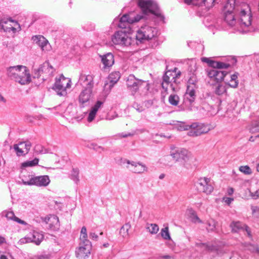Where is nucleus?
Returning a JSON list of instances; mask_svg holds the SVG:
<instances>
[{"label":"nucleus","instance_id":"obj_1","mask_svg":"<svg viewBox=\"0 0 259 259\" xmlns=\"http://www.w3.org/2000/svg\"><path fill=\"white\" fill-rule=\"evenodd\" d=\"M9 77L21 84H28L31 81V76L27 67L23 65L11 66L7 69Z\"/></svg>","mask_w":259,"mask_h":259},{"label":"nucleus","instance_id":"obj_2","mask_svg":"<svg viewBox=\"0 0 259 259\" xmlns=\"http://www.w3.org/2000/svg\"><path fill=\"white\" fill-rule=\"evenodd\" d=\"M170 155L176 161L185 168H189L195 165L196 159L186 149L179 148L175 149L171 152Z\"/></svg>","mask_w":259,"mask_h":259},{"label":"nucleus","instance_id":"obj_3","mask_svg":"<svg viewBox=\"0 0 259 259\" xmlns=\"http://www.w3.org/2000/svg\"><path fill=\"white\" fill-rule=\"evenodd\" d=\"M235 12L242 27H248L251 25L252 16L250 8L247 4L236 1Z\"/></svg>","mask_w":259,"mask_h":259},{"label":"nucleus","instance_id":"obj_4","mask_svg":"<svg viewBox=\"0 0 259 259\" xmlns=\"http://www.w3.org/2000/svg\"><path fill=\"white\" fill-rule=\"evenodd\" d=\"M181 75V71L178 68L167 71L163 76L162 87L167 91L169 88L172 91H175L177 85L179 83L178 79Z\"/></svg>","mask_w":259,"mask_h":259},{"label":"nucleus","instance_id":"obj_5","mask_svg":"<svg viewBox=\"0 0 259 259\" xmlns=\"http://www.w3.org/2000/svg\"><path fill=\"white\" fill-rule=\"evenodd\" d=\"M94 77L92 75L85 76L83 83L88 87L79 95V101L82 106H87L93 98L92 89L94 85Z\"/></svg>","mask_w":259,"mask_h":259},{"label":"nucleus","instance_id":"obj_6","mask_svg":"<svg viewBox=\"0 0 259 259\" xmlns=\"http://www.w3.org/2000/svg\"><path fill=\"white\" fill-rule=\"evenodd\" d=\"M111 41L114 45L129 46L132 44L130 33L122 30L116 31L112 35Z\"/></svg>","mask_w":259,"mask_h":259},{"label":"nucleus","instance_id":"obj_7","mask_svg":"<svg viewBox=\"0 0 259 259\" xmlns=\"http://www.w3.org/2000/svg\"><path fill=\"white\" fill-rule=\"evenodd\" d=\"M71 80L70 78L60 75L56 78L53 89L57 94L60 96H65L67 95V90L71 88Z\"/></svg>","mask_w":259,"mask_h":259},{"label":"nucleus","instance_id":"obj_8","mask_svg":"<svg viewBox=\"0 0 259 259\" xmlns=\"http://www.w3.org/2000/svg\"><path fill=\"white\" fill-rule=\"evenodd\" d=\"M138 5L144 14L151 13L158 17H163L158 11L157 4L151 0H139Z\"/></svg>","mask_w":259,"mask_h":259},{"label":"nucleus","instance_id":"obj_9","mask_svg":"<svg viewBox=\"0 0 259 259\" xmlns=\"http://www.w3.org/2000/svg\"><path fill=\"white\" fill-rule=\"evenodd\" d=\"M236 0H228L225 6V20L230 26L236 23V19L233 11H235Z\"/></svg>","mask_w":259,"mask_h":259},{"label":"nucleus","instance_id":"obj_10","mask_svg":"<svg viewBox=\"0 0 259 259\" xmlns=\"http://www.w3.org/2000/svg\"><path fill=\"white\" fill-rule=\"evenodd\" d=\"M126 85L132 92H136L142 86L149 90V83L147 81L136 78L134 75H130L126 80Z\"/></svg>","mask_w":259,"mask_h":259},{"label":"nucleus","instance_id":"obj_11","mask_svg":"<svg viewBox=\"0 0 259 259\" xmlns=\"http://www.w3.org/2000/svg\"><path fill=\"white\" fill-rule=\"evenodd\" d=\"M196 187L199 192L209 195L213 190V187L210 183V180L206 177L200 178L196 184Z\"/></svg>","mask_w":259,"mask_h":259},{"label":"nucleus","instance_id":"obj_12","mask_svg":"<svg viewBox=\"0 0 259 259\" xmlns=\"http://www.w3.org/2000/svg\"><path fill=\"white\" fill-rule=\"evenodd\" d=\"M22 183L25 185H35L39 187H46L50 183V180L48 176H40L31 177L29 181L22 180Z\"/></svg>","mask_w":259,"mask_h":259},{"label":"nucleus","instance_id":"obj_13","mask_svg":"<svg viewBox=\"0 0 259 259\" xmlns=\"http://www.w3.org/2000/svg\"><path fill=\"white\" fill-rule=\"evenodd\" d=\"M156 34L155 28L145 26L139 29L136 34V38L140 41L152 38Z\"/></svg>","mask_w":259,"mask_h":259},{"label":"nucleus","instance_id":"obj_14","mask_svg":"<svg viewBox=\"0 0 259 259\" xmlns=\"http://www.w3.org/2000/svg\"><path fill=\"white\" fill-rule=\"evenodd\" d=\"M191 130L188 132V135L191 137L199 136L208 133L210 130L208 126L203 124L193 123L191 124Z\"/></svg>","mask_w":259,"mask_h":259},{"label":"nucleus","instance_id":"obj_15","mask_svg":"<svg viewBox=\"0 0 259 259\" xmlns=\"http://www.w3.org/2000/svg\"><path fill=\"white\" fill-rule=\"evenodd\" d=\"M206 72L210 80L215 82L216 83L221 82L227 74L226 72L221 71L215 68L207 69Z\"/></svg>","mask_w":259,"mask_h":259},{"label":"nucleus","instance_id":"obj_16","mask_svg":"<svg viewBox=\"0 0 259 259\" xmlns=\"http://www.w3.org/2000/svg\"><path fill=\"white\" fill-rule=\"evenodd\" d=\"M54 71V69L49 62L44 63L38 69V74L37 77H42V79L45 80L48 77L52 76Z\"/></svg>","mask_w":259,"mask_h":259},{"label":"nucleus","instance_id":"obj_17","mask_svg":"<svg viewBox=\"0 0 259 259\" xmlns=\"http://www.w3.org/2000/svg\"><path fill=\"white\" fill-rule=\"evenodd\" d=\"M142 17L137 15V17H132L127 14L123 15L120 19L118 26L121 28H125L129 24L139 21Z\"/></svg>","mask_w":259,"mask_h":259},{"label":"nucleus","instance_id":"obj_18","mask_svg":"<svg viewBox=\"0 0 259 259\" xmlns=\"http://www.w3.org/2000/svg\"><path fill=\"white\" fill-rule=\"evenodd\" d=\"M44 238L43 235L37 232L33 231L28 234L24 238L21 239L23 243L33 242L36 245H39Z\"/></svg>","mask_w":259,"mask_h":259},{"label":"nucleus","instance_id":"obj_19","mask_svg":"<svg viewBox=\"0 0 259 259\" xmlns=\"http://www.w3.org/2000/svg\"><path fill=\"white\" fill-rule=\"evenodd\" d=\"M91 249V244L79 243L75 251L76 256L79 259H85L90 254Z\"/></svg>","mask_w":259,"mask_h":259},{"label":"nucleus","instance_id":"obj_20","mask_svg":"<svg viewBox=\"0 0 259 259\" xmlns=\"http://www.w3.org/2000/svg\"><path fill=\"white\" fill-rule=\"evenodd\" d=\"M41 221L48 224L50 229L56 230L60 226L58 217L55 215H49L45 217L41 218Z\"/></svg>","mask_w":259,"mask_h":259},{"label":"nucleus","instance_id":"obj_21","mask_svg":"<svg viewBox=\"0 0 259 259\" xmlns=\"http://www.w3.org/2000/svg\"><path fill=\"white\" fill-rule=\"evenodd\" d=\"M31 147L29 142H21L18 144H15L13 146L16 154L18 156H21L27 154Z\"/></svg>","mask_w":259,"mask_h":259},{"label":"nucleus","instance_id":"obj_22","mask_svg":"<svg viewBox=\"0 0 259 259\" xmlns=\"http://www.w3.org/2000/svg\"><path fill=\"white\" fill-rule=\"evenodd\" d=\"M127 167L135 173H143L147 171L146 166L142 163L126 160Z\"/></svg>","mask_w":259,"mask_h":259},{"label":"nucleus","instance_id":"obj_23","mask_svg":"<svg viewBox=\"0 0 259 259\" xmlns=\"http://www.w3.org/2000/svg\"><path fill=\"white\" fill-rule=\"evenodd\" d=\"M34 41H35L44 51H48L51 49V46L49 41L41 35L34 36L32 37Z\"/></svg>","mask_w":259,"mask_h":259},{"label":"nucleus","instance_id":"obj_24","mask_svg":"<svg viewBox=\"0 0 259 259\" xmlns=\"http://www.w3.org/2000/svg\"><path fill=\"white\" fill-rule=\"evenodd\" d=\"M215 2L216 0H193V1H191V4L204 7L205 9L209 10L214 6Z\"/></svg>","mask_w":259,"mask_h":259},{"label":"nucleus","instance_id":"obj_25","mask_svg":"<svg viewBox=\"0 0 259 259\" xmlns=\"http://www.w3.org/2000/svg\"><path fill=\"white\" fill-rule=\"evenodd\" d=\"M104 68L106 69L111 67L114 63V56L111 53L100 56Z\"/></svg>","mask_w":259,"mask_h":259},{"label":"nucleus","instance_id":"obj_26","mask_svg":"<svg viewBox=\"0 0 259 259\" xmlns=\"http://www.w3.org/2000/svg\"><path fill=\"white\" fill-rule=\"evenodd\" d=\"M196 84L195 80L192 79H190L188 82L187 95H188L190 98L189 100L190 102H193L194 100L195 97V89Z\"/></svg>","mask_w":259,"mask_h":259},{"label":"nucleus","instance_id":"obj_27","mask_svg":"<svg viewBox=\"0 0 259 259\" xmlns=\"http://www.w3.org/2000/svg\"><path fill=\"white\" fill-rule=\"evenodd\" d=\"M201 60L202 62L207 63L210 66L213 68H227L230 66L229 64L221 62L214 61L207 58H201Z\"/></svg>","mask_w":259,"mask_h":259},{"label":"nucleus","instance_id":"obj_28","mask_svg":"<svg viewBox=\"0 0 259 259\" xmlns=\"http://www.w3.org/2000/svg\"><path fill=\"white\" fill-rule=\"evenodd\" d=\"M120 75L119 72H114L110 74L108 77L109 83H106L104 85V89L105 90L109 87V90L116 83L120 78Z\"/></svg>","mask_w":259,"mask_h":259},{"label":"nucleus","instance_id":"obj_29","mask_svg":"<svg viewBox=\"0 0 259 259\" xmlns=\"http://www.w3.org/2000/svg\"><path fill=\"white\" fill-rule=\"evenodd\" d=\"M232 231L234 232H238L240 230L245 229L249 236L250 235V231L248 230V227L245 225L241 223L240 222H233L230 225Z\"/></svg>","mask_w":259,"mask_h":259},{"label":"nucleus","instance_id":"obj_30","mask_svg":"<svg viewBox=\"0 0 259 259\" xmlns=\"http://www.w3.org/2000/svg\"><path fill=\"white\" fill-rule=\"evenodd\" d=\"M5 213V216L8 219L13 220L14 221H15L17 222L19 224L23 225H26L27 223L25 221L21 220L19 218L16 217L14 212L12 211H6Z\"/></svg>","mask_w":259,"mask_h":259},{"label":"nucleus","instance_id":"obj_31","mask_svg":"<svg viewBox=\"0 0 259 259\" xmlns=\"http://www.w3.org/2000/svg\"><path fill=\"white\" fill-rule=\"evenodd\" d=\"M79 240V243L91 244L90 241L88 239L87 231L85 227H82L81 229Z\"/></svg>","mask_w":259,"mask_h":259},{"label":"nucleus","instance_id":"obj_32","mask_svg":"<svg viewBox=\"0 0 259 259\" xmlns=\"http://www.w3.org/2000/svg\"><path fill=\"white\" fill-rule=\"evenodd\" d=\"M39 162V159L35 158L32 160L26 161L21 163V168H25L27 167H33L37 165Z\"/></svg>","mask_w":259,"mask_h":259},{"label":"nucleus","instance_id":"obj_33","mask_svg":"<svg viewBox=\"0 0 259 259\" xmlns=\"http://www.w3.org/2000/svg\"><path fill=\"white\" fill-rule=\"evenodd\" d=\"M17 27L12 26L10 23V20L8 21V24H4L3 30L5 31H10L12 30L14 32L20 30V26L19 24H16Z\"/></svg>","mask_w":259,"mask_h":259},{"label":"nucleus","instance_id":"obj_34","mask_svg":"<svg viewBox=\"0 0 259 259\" xmlns=\"http://www.w3.org/2000/svg\"><path fill=\"white\" fill-rule=\"evenodd\" d=\"M217 84L214 88V92L218 95H222L226 92V86L220 83H217Z\"/></svg>","mask_w":259,"mask_h":259},{"label":"nucleus","instance_id":"obj_35","mask_svg":"<svg viewBox=\"0 0 259 259\" xmlns=\"http://www.w3.org/2000/svg\"><path fill=\"white\" fill-rule=\"evenodd\" d=\"M175 126L178 130L180 131H190L191 130V125L186 124V123L184 122H178L176 124Z\"/></svg>","mask_w":259,"mask_h":259},{"label":"nucleus","instance_id":"obj_36","mask_svg":"<svg viewBox=\"0 0 259 259\" xmlns=\"http://www.w3.org/2000/svg\"><path fill=\"white\" fill-rule=\"evenodd\" d=\"M131 228V225L128 223L125 224L123 225L120 231V234L123 237H126L128 235V231Z\"/></svg>","mask_w":259,"mask_h":259},{"label":"nucleus","instance_id":"obj_37","mask_svg":"<svg viewBox=\"0 0 259 259\" xmlns=\"http://www.w3.org/2000/svg\"><path fill=\"white\" fill-rule=\"evenodd\" d=\"M179 97L178 95L173 94L170 95L168 97V101L169 103L174 106H177L179 103Z\"/></svg>","mask_w":259,"mask_h":259},{"label":"nucleus","instance_id":"obj_38","mask_svg":"<svg viewBox=\"0 0 259 259\" xmlns=\"http://www.w3.org/2000/svg\"><path fill=\"white\" fill-rule=\"evenodd\" d=\"M146 228L151 234H155L159 231V227L155 224H151Z\"/></svg>","mask_w":259,"mask_h":259},{"label":"nucleus","instance_id":"obj_39","mask_svg":"<svg viewBox=\"0 0 259 259\" xmlns=\"http://www.w3.org/2000/svg\"><path fill=\"white\" fill-rule=\"evenodd\" d=\"M237 74H233L231 76V79L229 82V85L232 88H236L238 86V82L237 80Z\"/></svg>","mask_w":259,"mask_h":259},{"label":"nucleus","instance_id":"obj_40","mask_svg":"<svg viewBox=\"0 0 259 259\" xmlns=\"http://www.w3.org/2000/svg\"><path fill=\"white\" fill-rule=\"evenodd\" d=\"M160 234L163 239L165 240H169L170 239L168 227H165L162 229Z\"/></svg>","mask_w":259,"mask_h":259},{"label":"nucleus","instance_id":"obj_41","mask_svg":"<svg viewBox=\"0 0 259 259\" xmlns=\"http://www.w3.org/2000/svg\"><path fill=\"white\" fill-rule=\"evenodd\" d=\"M207 229L209 231H213L215 229L217 222L213 220H209L207 222Z\"/></svg>","mask_w":259,"mask_h":259},{"label":"nucleus","instance_id":"obj_42","mask_svg":"<svg viewBox=\"0 0 259 259\" xmlns=\"http://www.w3.org/2000/svg\"><path fill=\"white\" fill-rule=\"evenodd\" d=\"M239 170L245 175H250L252 173L251 168L248 165L240 166Z\"/></svg>","mask_w":259,"mask_h":259},{"label":"nucleus","instance_id":"obj_43","mask_svg":"<svg viewBox=\"0 0 259 259\" xmlns=\"http://www.w3.org/2000/svg\"><path fill=\"white\" fill-rule=\"evenodd\" d=\"M78 174H79L78 169H73V170L71 172V179L75 182H77L79 181Z\"/></svg>","mask_w":259,"mask_h":259},{"label":"nucleus","instance_id":"obj_44","mask_svg":"<svg viewBox=\"0 0 259 259\" xmlns=\"http://www.w3.org/2000/svg\"><path fill=\"white\" fill-rule=\"evenodd\" d=\"M250 131L252 132H259V122L255 121L252 123Z\"/></svg>","mask_w":259,"mask_h":259},{"label":"nucleus","instance_id":"obj_45","mask_svg":"<svg viewBox=\"0 0 259 259\" xmlns=\"http://www.w3.org/2000/svg\"><path fill=\"white\" fill-rule=\"evenodd\" d=\"M103 105V102L98 101L96 102V103L92 107L91 109L94 112H95L96 113L97 112L98 110L101 107V106Z\"/></svg>","mask_w":259,"mask_h":259},{"label":"nucleus","instance_id":"obj_46","mask_svg":"<svg viewBox=\"0 0 259 259\" xmlns=\"http://www.w3.org/2000/svg\"><path fill=\"white\" fill-rule=\"evenodd\" d=\"M96 114L97 113L91 110L88 117V121L89 122H92L94 119Z\"/></svg>","mask_w":259,"mask_h":259},{"label":"nucleus","instance_id":"obj_47","mask_svg":"<svg viewBox=\"0 0 259 259\" xmlns=\"http://www.w3.org/2000/svg\"><path fill=\"white\" fill-rule=\"evenodd\" d=\"M205 246V248L204 250L209 251H213L217 250V247L211 244H207L204 245Z\"/></svg>","mask_w":259,"mask_h":259},{"label":"nucleus","instance_id":"obj_48","mask_svg":"<svg viewBox=\"0 0 259 259\" xmlns=\"http://www.w3.org/2000/svg\"><path fill=\"white\" fill-rule=\"evenodd\" d=\"M250 193V195L252 199H256L259 198V189L256 190L254 193H251L249 189H247Z\"/></svg>","mask_w":259,"mask_h":259},{"label":"nucleus","instance_id":"obj_49","mask_svg":"<svg viewBox=\"0 0 259 259\" xmlns=\"http://www.w3.org/2000/svg\"><path fill=\"white\" fill-rule=\"evenodd\" d=\"M233 200H234V199L232 198L226 197H224L223 198V201L225 202L228 205H230Z\"/></svg>","mask_w":259,"mask_h":259},{"label":"nucleus","instance_id":"obj_50","mask_svg":"<svg viewBox=\"0 0 259 259\" xmlns=\"http://www.w3.org/2000/svg\"><path fill=\"white\" fill-rule=\"evenodd\" d=\"M193 221L195 223H202V221L199 218V217L196 215L194 214L193 217Z\"/></svg>","mask_w":259,"mask_h":259},{"label":"nucleus","instance_id":"obj_51","mask_svg":"<svg viewBox=\"0 0 259 259\" xmlns=\"http://www.w3.org/2000/svg\"><path fill=\"white\" fill-rule=\"evenodd\" d=\"M4 24H8V21L4 20L0 21V30H3Z\"/></svg>","mask_w":259,"mask_h":259},{"label":"nucleus","instance_id":"obj_52","mask_svg":"<svg viewBox=\"0 0 259 259\" xmlns=\"http://www.w3.org/2000/svg\"><path fill=\"white\" fill-rule=\"evenodd\" d=\"M207 244L206 243H201V242H197V243H196V245L198 247H199L200 248H201L202 249H205V246H204L205 245H206Z\"/></svg>","mask_w":259,"mask_h":259},{"label":"nucleus","instance_id":"obj_53","mask_svg":"<svg viewBox=\"0 0 259 259\" xmlns=\"http://www.w3.org/2000/svg\"><path fill=\"white\" fill-rule=\"evenodd\" d=\"M38 259H50V255L48 254L40 255L37 257Z\"/></svg>","mask_w":259,"mask_h":259},{"label":"nucleus","instance_id":"obj_54","mask_svg":"<svg viewBox=\"0 0 259 259\" xmlns=\"http://www.w3.org/2000/svg\"><path fill=\"white\" fill-rule=\"evenodd\" d=\"M90 237L94 240H96L98 238V235L94 232H91L90 233Z\"/></svg>","mask_w":259,"mask_h":259},{"label":"nucleus","instance_id":"obj_55","mask_svg":"<svg viewBox=\"0 0 259 259\" xmlns=\"http://www.w3.org/2000/svg\"><path fill=\"white\" fill-rule=\"evenodd\" d=\"M251 247H252V248H250V250H251L253 252H255L259 253V248L258 247V246H252Z\"/></svg>","mask_w":259,"mask_h":259},{"label":"nucleus","instance_id":"obj_56","mask_svg":"<svg viewBox=\"0 0 259 259\" xmlns=\"http://www.w3.org/2000/svg\"><path fill=\"white\" fill-rule=\"evenodd\" d=\"M71 109V112H72V114L71 115L72 116V118H76V116L73 114L76 112V109L73 108H68V110Z\"/></svg>","mask_w":259,"mask_h":259},{"label":"nucleus","instance_id":"obj_57","mask_svg":"<svg viewBox=\"0 0 259 259\" xmlns=\"http://www.w3.org/2000/svg\"><path fill=\"white\" fill-rule=\"evenodd\" d=\"M6 99L1 94H0V103H6Z\"/></svg>","mask_w":259,"mask_h":259},{"label":"nucleus","instance_id":"obj_58","mask_svg":"<svg viewBox=\"0 0 259 259\" xmlns=\"http://www.w3.org/2000/svg\"><path fill=\"white\" fill-rule=\"evenodd\" d=\"M227 193L229 195H232L234 193V189L232 188H229L227 190Z\"/></svg>","mask_w":259,"mask_h":259},{"label":"nucleus","instance_id":"obj_59","mask_svg":"<svg viewBox=\"0 0 259 259\" xmlns=\"http://www.w3.org/2000/svg\"><path fill=\"white\" fill-rule=\"evenodd\" d=\"M5 242H6L5 238L4 237L0 235V244H2Z\"/></svg>","mask_w":259,"mask_h":259},{"label":"nucleus","instance_id":"obj_60","mask_svg":"<svg viewBox=\"0 0 259 259\" xmlns=\"http://www.w3.org/2000/svg\"><path fill=\"white\" fill-rule=\"evenodd\" d=\"M10 23H12V26L17 27L16 24H18L17 22H15L13 20H10Z\"/></svg>","mask_w":259,"mask_h":259},{"label":"nucleus","instance_id":"obj_61","mask_svg":"<svg viewBox=\"0 0 259 259\" xmlns=\"http://www.w3.org/2000/svg\"><path fill=\"white\" fill-rule=\"evenodd\" d=\"M191 1L193 0H184L185 3L187 4H191Z\"/></svg>","mask_w":259,"mask_h":259},{"label":"nucleus","instance_id":"obj_62","mask_svg":"<svg viewBox=\"0 0 259 259\" xmlns=\"http://www.w3.org/2000/svg\"><path fill=\"white\" fill-rule=\"evenodd\" d=\"M256 207H252V210L253 212H254L255 211Z\"/></svg>","mask_w":259,"mask_h":259},{"label":"nucleus","instance_id":"obj_63","mask_svg":"<svg viewBox=\"0 0 259 259\" xmlns=\"http://www.w3.org/2000/svg\"><path fill=\"white\" fill-rule=\"evenodd\" d=\"M256 170L258 172H259V163L257 164L256 166Z\"/></svg>","mask_w":259,"mask_h":259},{"label":"nucleus","instance_id":"obj_64","mask_svg":"<svg viewBox=\"0 0 259 259\" xmlns=\"http://www.w3.org/2000/svg\"><path fill=\"white\" fill-rule=\"evenodd\" d=\"M108 245V243H107V244H104V246L105 247H107Z\"/></svg>","mask_w":259,"mask_h":259}]
</instances>
